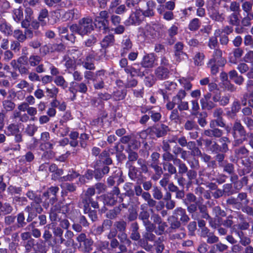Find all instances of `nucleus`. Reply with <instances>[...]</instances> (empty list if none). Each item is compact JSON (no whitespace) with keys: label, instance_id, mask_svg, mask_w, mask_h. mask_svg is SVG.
<instances>
[{"label":"nucleus","instance_id":"f257e3e1","mask_svg":"<svg viewBox=\"0 0 253 253\" xmlns=\"http://www.w3.org/2000/svg\"><path fill=\"white\" fill-rule=\"evenodd\" d=\"M93 27L92 19L87 17L81 19L78 25L71 26L70 29L72 32H76L81 36H84L90 33L93 30Z\"/></svg>","mask_w":253,"mask_h":253},{"label":"nucleus","instance_id":"f03ea898","mask_svg":"<svg viewBox=\"0 0 253 253\" xmlns=\"http://www.w3.org/2000/svg\"><path fill=\"white\" fill-rule=\"evenodd\" d=\"M27 196L31 200H35L36 203H33L32 207H28L26 210L29 213V216L27 218L28 221H31L35 217L37 216L36 213L34 212L35 210L37 212L40 213L42 211V208L38 204V201L36 200L35 193L33 191H29L27 193Z\"/></svg>","mask_w":253,"mask_h":253},{"label":"nucleus","instance_id":"7ed1b4c3","mask_svg":"<svg viewBox=\"0 0 253 253\" xmlns=\"http://www.w3.org/2000/svg\"><path fill=\"white\" fill-rule=\"evenodd\" d=\"M108 17L107 11H102L99 13V15L97 16L94 19V25L99 28L100 30H102L103 33H106L109 28L107 26V18Z\"/></svg>","mask_w":253,"mask_h":253},{"label":"nucleus","instance_id":"20e7f679","mask_svg":"<svg viewBox=\"0 0 253 253\" xmlns=\"http://www.w3.org/2000/svg\"><path fill=\"white\" fill-rule=\"evenodd\" d=\"M68 206H63L62 207L59 204L53 206L50 210L49 213L50 218L52 221H56L59 219V213L65 214L68 212Z\"/></svg>","mask_w":253,"mask_h":253},{"label":"nucleus","instance_id":"39448f33","mask_svg":"<svg viewBox=\"0 0 253 253\" xmlns=\"http://www.w3.org/2000/svg\"><path fill=\"white\" fill-rule=\"evenodd\" d=\"M210 63H217L219 66H223L226 60L222 57V52L219 49H215L212 55V57L209 60Z\"/></svg>","mask_w":253,"mask_h":253},{"label":"nucleus","instance_id":"423d86ee","mask_svg":"<svg viewBox=\"0 0 253 253\" xmlns=\"http://www.w3.org/2000/svg\"><path fill=\"white\" fill-rule=\"evenodd\" d=\"M200 102L202 107L203 109L210 110L215 106V102L212 101L211 94L210 93H208L205 95L204 97L201 99Z\"/></svg>","mask_w":253,"mask_h":253},{"label":"nucleus","instance_id":"0eeeda50","mask_svg":"<svg viewBox=\"0 0 253 253\" xmlns=\"http://www.w3.org/2000/svg\"><path fill=\"white\" fill-rule=\"evenodd\" d=\"M143 19L142 11L140 9H136L135 12L130 15L129 22L131 24L138 25Z\"/></svg>","mask_w":253,"mask_h":253},{"label":"nucleus","instance_id":"6e6552de","mask_svg":"<svg viewBox=\"0 0 253 253\" xmlns=\"http://www.w3.org/2000/svg\"><path fill=\"white\" fill-rule=\"evenodd\" d=\"M155 60V57L153 54H147L143 56L141 64L144 68H152L154 66Z\"/></svg>","mask_w":253,"mask_h":253},{"label":"nucleus","instance_id":"1a4fd4ad","mask_svg":"<svg viewBox=\"0 0 253 253\" xmlns=\"http://www.w3.org/2000/svg\"><path fill=\"white\" fill-rule=\"evenodd\" d=\"M139 33L140 36L149 38L150 36H153L155 34V30L153 27L150 25H147L145 28H139Z\"/></svg>","mask_w":253,"mask_h":253},{"label":"nucleus","instance_id":"9d476101","mask_svg":"<svg viewBox=\"0 0 253 253\" xmlns=\"http://www.w3.org/2000/svg\"><path fill=\"white\" fill-rule=\"evenodd\" d=\"M155 3L153 1H149L147 3V10L142 11V15L144 17H151L154 15V10L155 8Z\"/></svg>","mask_w":253,"mask_h":253},{"label":"nucleus","instance_id":"9b49d317","mask_svg":"<svg viewBox=\"0 0 253 253\" xmlns=\"http://www.w3.org/2000/svg\"><path fill=\"white\" fill-rule=\"evenodd\" d=\"M174 216L177 219L179 218L183 222H187L189 220V217L186 214L185 210L181 208H177L175 210Z\"/></svg>","mask_w":253,"mask_h":253},{"label":"nucleus","instance_id":"f8f14e48","mask_svg":"<svg viewBox=\"0 0 253 253\" xmlns=\"http://www.w3.org/2000/svg\"><path fill=\"white\" fill-rule=\"evenodd\" d=\"M104 76V71L100 70L98 71L96 73V76L94 77L93 73L91 71H85L84 72V78L88 80H93L94 81H96L98 80V76Z\"/></svg>","mask_w":253,"mask_h":253},{"label":"nucleus","instance_id":"ddd939ff","mask_svg":"<svg viewBox=\"0 0 253 253\" xmlns=\"http://www.w3.org/2000/svg\"><path fill=\"white\" fill-rule=\"evenodd\" d=\"M58 190L59 188L57 187H51L46 192L43 193V196L45 197H49L52 196L50 201L53 204L55 200V195Z\"/></svg>","mask_w":253,"mask_h":253},{"label":"nucleus","instance_id":"4468645a","mask_svg":"<svg viewBox=\"0 0 253 253\" xmlns=\"http://www.w3.org/2000/svg\"><path fill=\"white\" fill-rule=\"evenodd\" d=\"M155 74L158 79L161 80L165 79L168 77L169 71L166 68L159 67L156 69Z\"/></svg>","mask_w":253,"mask_h":253},{"label":"nucleus","instance_id":"2eb2a0df","mask_svg":"<svg viewBox=\"0 0 253 253\" xmlns=\"http://www.w3.org/2000/svg\"><path fill=\"white\" fill-rule=\"evenodd\" d=\"M233 130V135L235 138L238 137V135L241 136H244L245 135V131L239 123L236 122L234 124Z\"/></svg>","mask_w":253,"mask_h":253},{"label":"nucleus","instance_id":"dca6fc26","mask_svg":"<svg viewBox=\"0 0 253 253\" xmlns=\"http://www.w3.org/2000/svg\"><path fill=\"white\" fill-rule=\"evenodd\" d=\"M132 47V43L129 39L123 40L122 42V55L125 56L128 51Z\"/></svg>","mask_w":253,"mask_h":253},{"label":"nucleus","instance_id":"f3484780","mask_svg":"<svg viewBox=\"0 0 253 253\" xmlns=\"http://www.w3.org/2000/svg\"><path fill=\"white\" fill-rule=\"evenodd\" d=\"M229 97V95H226L221 98L219 94H216L213 97L212 99L214 102H219L220 105L224 106L228 103Z\"/></svg>","mask_w":253,"mask_h":253},{"label":"nucleus","instance_id":"a211bd4d","mask_svg":"<svg viewBox=\"0 0 253 253\" xmlns=\"http://www.w3.org/2000/svg\"><path fill=\"white\" fill-rule=\"evenodd\" d=\"M126 73L130 74L131 76H139L142 77L144 76V72L141 71L140 70H137L132 67H127L125 69Z\"/></svg>","mask_w":253,"mask_h":253},{"label":"nucleus","instance_id":"6ab92c4d","mask_svg":"<svg viewBox=\"0 0 253 253\" xmlns=\"http://www.w3.org/2000/svg\"><path fill=\"white\" fill-rule=\"evenodd\" d=\"M0 31L5 35H9L12 33L11 26L5 21H1L0 24Z\"/></svg>","mask_w":253,"mask_h":253},{"label":"nucleus","instance_id":"aec40b11","mask_svg":"<svg viewBox=\"0 0 253 253\" xmlns=\"http://www.w3.org/2000/svg\"><path fill=\"white\" fill-rule=\"evenodd\" d=\"M93 57L92 55H89L86 57L85 61L83 63L84 67L88 70H93L94 69Z\"/></svg>","mask_w":253,"mask_h":253},{"label":"nucleus","instance_id":"412c9836","mask_svg":"<svg viewBox=\"0 0 253 253\" xmlns=\"http://www.w3.org/2000/svg\"><path fill=\"white\" fill-rule=\"evenodd\" d=\"M205 55L204 53L198 52L193 58L194 62L195 65L201 66L204 64Z\"/></svg>","mask_w":253,"mask_h":253},{"label":"nucleus","instance_id":"4be33fe9","mask_svg":"<svg viewBox=\"0 0 253 253\" xmlns=\"http://www.w3.org/2000/svg\"><path fill=\"white\" fill-rule=\"evenodd\" d=\"M114 42V36L110 35L106 36L101 42V45L103 47L112 45Z\"/></svg>","mask_w":253,"mask_h":253},{"label":"nucleus","instance_id":"5701e85b","mask_svg":"<svg viewBox=\"0 0 253 253\" xmlns=\"http://www.w3.org/2000/svg\"><path fill=\"white\" fill-rule=\"evenodd\" d=\"M164 125L156 126L151 128V131L155 134L157 137L162 136L165 133L164 130Z\"/></svg>","mask_w":253,"mask_h":253},{"label":"nucleus","instance_id":"b1692460","mask_svg":"<svg viewBox=\"0 0 253 253\" xmlns=\"http://www.w3.org/2000/svg\"><path fill=\"white\" fill-rule=\"evenodd\" d=\"M23 10L21 8H16L13 10V18L17 22L20 21L23 18Z\"/></svg>","mask_w":253,"mask_h":253},{"label":"nucleus","instance_id":"393cba45","mask_svg":"<svg viewBox=\"0 0 253 253\" xmlns=\"http://www.w3.org/2000/svg\"><path fill=\"white\" fill-rule=\"evenodd\" d=\"M210 17L214 20L221 22L224 19V17L215 10L210 11Z\"/></svg>","mask_w":253,"mask_h":253},{"label":"nucleus","instance_id":"a878e982","mask_svg":"<svg viewBox=\"0 0 253 253\" xmlns=\"http://www.w3.org/2000/svg\"><path fill=\"white\" fill-rule=\"evenodd\" d=\"M13 36L16 38L19 42H23L26 39L25 34H24L23 32L19 30H15L13 33Z\"/></svg>","mask_w":253,"mask_h":253},{"label":"nucleus","instance_id":"bb28decb","mask_svg":"<svg viewBox=\"0 0 253 253\" xmlns=\"http://www.w3.org/2000/svg\"><path fill=\"white\" fill-rule=\"evenodd\" d=\"M54 83L58 86H61L63 88L67 87V83L66 82L63 77L61 76H57L54 80Z\"/></svg>","mask_w":253,"mask_h":253},{"label":"nucleus","instance_id":"cd10ccee","mask_svg":"<svg viewBox=\"0 0 253 253\" xmlns=\"http://www.w3.org/2000/svg\"><path fill=\"white\" fill-rule=\"evenodd\" d=\"M19 129L16 125L11 124L7 128L6 134L7 135H14L18 133Z\"/></svg>","mask_w":253,"mask_h":253},{"label":"nucleus","instance_id":"c85d7f7f","mask_svg":"<svg viewBox=\"0 0 253 253\" xmlns=\"http://www.w3.org/2000/svg\"><path fill=\"white\" fill-rule=\"evenodd\" d=\"M200 27V22L198 18L193 19L189 24V29L191 31H196Z\"/></svg>","mask_w":253,"mask_h":253},{"label":"nucleus","instance_id":"c756f323","mask_svg":"<svg viewBox=\"0 0 253 253\" xmlns=\"http://www.w3.org/2000/svg\"><path fill=\"white\" fill-rule=\"evenodd\" d=\"M133 230L131 234V238L134 240H138L140 238V235L139 233L137 232L138 226L136 224H132Z\"/></svg>","mask_w":253,"mask_h":253},{"label":"nucleus","instance_id":"7c9ffc66","mask_svg":"<svg viewBox=\"0 0 253 253\" xmlns=\"http://www.w3.org/2000/svg\"><path fill=\"white\" fill-rule=\"evenodd\" d=\"M41 61V58L38 55H32L29 58V63L32 66L37 65Z\"/></svg>","mask_w":253,"mask_h":253},{"label":"nucleus","instance_id":"2f4dec72","mask_svg":"<svg viewBox=\"0 0 253 253\" xmlns=\"http://www.w3.org/2000/svg\"><path fill=\"white\" fill-rule=\"evenodd\" d=\"M229 22L234 25H237L239 24L240 20L238 18V14L237 12H234L230 16Z\"/></svg>","mask_w":253,"mask_h":253},{"label":"nucleus","instance_id":"473e14b6","mask_svg":"<svg viewBox=\"0 0 253 253\" xmlns=\"http://www.w3.org/2000/svg\"><path fill=\"white\" fill-rule=\"evenodd\" d=\"M73 85H74V86H77V89H76V91H78L82 93H85L87 89V86L86 84L83 83H80V84H77L75 83H72Z\"/></svg>","mask_w":253,"mask_h":253},{"label":"nucleus","instance_id":"72a5a7b5","mask_svg":"<svg viewBox=\"0 0 253 253\" xmlns=\"http://www.w3.org/2000/svg\"><path fill=\"white\" fill-rule=\"evenodd\" d=\"M3 106L6 111H10L14 108L15 104L10 101L5 100L3 101Z\"/></svg>","mask_w":253,"mask_h":253},{"label":"nucleus","instance_id":"f704fd0d","mask_svg":"<svg viewBox=\"0 0 253 253\" xmlns=\"http://www.w3.org/2000/svg\"><path fill=\"white\" fill-rule=\"evenodd\" d=\"M47 15L48 11L45 9H42L40 13L38 18L42 25H45L46 23V22H44V19L47 17Z\"/></svg>","mask_w":253,"mask_h":253},{"label":"nucleus","instance_id":"c9c22d12","mask_svg":"<svg viewBox=\"0 0 253 253\" xmlns=\"http://www.w3.org/2000/svg\"><path fill=\"white\" fill-rule=\"evenodd\" d=\"M180 84L187 90H190L192 87V84L190 82L185 78H182L178 80Z\"/></svg>","mask_w":253,"mask_h":253},{"label":"nucleus","instance_id":"e433bc0d","mask_svg":"<svg viewBox=\"0 0 253 253\" xmlns=\"http://www.w3.org/2000/svg\"><path fill=\"white\" fill-rule=\"evenodd\" d=\"M46 92L47 93L48 96L53 98L57 95L58 92V89L55 87H53L51 89L46 88Z\"/></svg>","mask_w":253,"mask_h":253},{"label":"nucleus","instance_id":"4c0bfd02","mask_svg":"<svg viewBox=\"0 0 253 253\" xmlns=\"http://www.w3.org/2000/svg\"><path fill=\"white\" fill-rule=\"evenodd\" d=\"M164 85L166 89L169 91L174 90L177 86L176 83L170 81L165 82Z\"/></svg>","mask_w":253,"mask_h":253},{"label":"nucleus","instance_id":"58836bf2","mask_svg":"<svg viewBox=\"0 0 253 253\" xmlns=\"http://www.w3.org/2000/svg\"><path fill=\"white\" fill-rule=\"evenodd\" d=\"M38 127L34 125H28L26 129L27 133L30 135L33 136L36 131H37Z\"/></svg>","mask_w":253,"mask_h":253},{"label":"nucleus","instance_id":"ea45409f","mask_svg":"<svg viewBox=\"0 0 253 253\" xmlns=\"http://www.w3.org/2000/svg\"><path fill=\"white\" fill-rule=\"evenodd\" d=\"M79 174L74 171H70V173H68L67 175L63 177L65 180H73L74 178L77 177Z\"/></svg>","mask_w":253,"mask_h":253},{"label":"nucleus","instance_id":"a19ab883","mask_svg":"<svg viewBox=\"0 0 253 253\" xmlns=\"http://www.w3.org/2000/svg\"><path fill=\"white\" fill-rule=\"evenodd\" d=\"M74 236L73 233L69 230H67L65 234V237L67 239H68V241L67 242L68 244L67 246H70V245H72L73 243V241L72 239V237Z\"/></svg>","mask_w":253,"mask_h":253},{"label":"nucleus","instance_id":"79ce46f5","mask_svg":"<svg viewBox=\"0 0 253 253\" xmlns=\"http://www.w3.org/2000/svg\"><path fill=\"white\" fill-rule=\"evenodd\" d=\"M164 168L165 169L168 170L170 173H175L176 171V169L172 164L169 163H165L164 166Z\"/></svg>","mask_w":253,"mask_h":253},{"label":"nucleus","instance_id":"37998d69","mask_svg":"<svg viewBox=\"0 0 253 253\" xmlns=\"http://www.w3.org/2000/svg\"><path fill=\"white\" fill-rule=\"evenodd\" d=\"M217 44V40L216 37H212L210 39L208 45L210 48L213 49L215 48Z\"/></svg>","mask_w":253,"mask_h":253},{"label":"nucleus","instance_id":"c03bdc74","mask_svg":"<svg viewBox=\"0 0 253 253\" xmlns=\"http://www.w3.org/2000/svg\"><path fill=\"white\" fill-rule=\"evenodd\" d=\"M175 56L176 60L180 62L187 57L186 53L183 51H175Z\"/></svg>","mask_w":253,"mask_h":253},{"label":"nucleus","instance_id":"a18cd8bd","mask_svg":"<svg viewBox=\"0 0 253 253\" xmlns=\"http://www.w3.org/2000/svg\"><path fill=\"white\" fill-rule=\"evenodd\" d=\"M40 148L43 151L50 150L52 148V144L48 141L41 143Z\"/></svg>","mask_w":253,"mask_h":253},{"label":"nucleus","instance_id":"49530a36","mask_svg":"<svg viewBox=\"0 0 253 253\" xmlns=\"http://www.w3.org/2000/svg\"><path fill=\"white\" fill-rule=\"evenodd\" d=\"M209 65L210 66L211 73L212 75H215L218 72V65L217 63H208Z\"/></svg>","mask_w":253,"mask_h":253},{"label":"nucleus","instance_id":"de8ad7c7","mask_svg":"<svg viewBox=\"0 0 253 253\" xmlns=\"http://www.w3.org/2000/svg\"><path fill=\"white\" fill-rule=\"evenodd\" d=\"M103 77H104V76L98 77V80H97V81H98L99 83H94V87L96 89H101L103 87L104 83L102 81V80H103Z\"/></svg>","mask_w":253,"mask_h":253},{"label":"nucleus","instance_id":"09e8293b","mask_svg":"<svg viewBox=\"0 0 253 253\" xmlns=\"http://www.w3.org/2000/svg\"><path fill=\"white\" fill-rule=\"evenodd\" d=\"M244 61L246 62H253V51H250L244 56Z\"/></svg>","mask_w":253,"mask_h":253},{"label":"nucleus","instance_id":"8fccbe9b","mask_svg":"<svg viewBox=\"0 0 253 253\" xmlns=\"http://www.w3.org/2000/svg\"><path fill=\"white\" fill-rule=\"evenodd\" d=\"M242 8L245 12L248 13L252 9V4L249 1H246L243 3Z\"/></svg>","mask_w":253,"mask_h":253},{"label":"nucleus","instance_id":"3c124183","mask_svg":"<svg viewBox=\"0 0 253 253\" xmlns=\"http://www.w3.org/2000/svg\"><path fill=\"white\" fill-rule=\"evenodd\" d=\"M178 27L175 25H172V26L169 29L168 33L169 36L173 37L177 33Z\"/></svg>","mask_w":253,"mask_h":253},{"label":"nucleus","instance_id":"603ef678","mask_svg":"<svg viewBox=\"0 0 253 253\" xmlns=\"http://www.w3.org/2000/svg\"><path fill=\"white\" fill-rule=\"evenodd\" d=\"M12 210V208L9 204H4L2 205L1 211L4 214L10 213Z\"/></svg>","mask_w":253,"mask_h":253},{"label":"nucleus","instance_id":"864d4df0","mask_svg":"<svg viewBox=\"0 0 253 253\" xmlns=\"http://www.w3.org/2000/svg\"><path fill=\"white\" fill-rule=\"evenodd\" d=\"M237 69L241 73H244L248 70L249 67L246 64L243 63L238 65Z\"/></svg>","mask_w":253,"mask_h":253},{"label":"nucleus","instance_id":"5fc2aeb1","mask_svg":"<svg viewBox=\"0 0 253 253\" xmlns=\"http://www.w3.org/2000/svg\"><path fill=\"white\" fill-rule=\"evenodd\" d=\"M153 195L154 197L158 200H160L163 197L162 192L158 188L154 189Z\"/></svg>","mask_w":253,"mask_h":253},{"label":"nucleus","instance_id":"6e6d98bb","mask_svg":"<svg viewBox=\"0 0 253 253\" xmlns=\"http://www.w3.org/2000/svg\"><path fill=\"white\" fill-rule=\"evenodd\" d=\"M92 171H88L87 174H86L85 176H82L79 178V180L81 183H84L85 182V178L88 179L91 178L92 177Z\"/></svg>","mask_w":253,"mask_h":253},{"label":"nucleus","instance_id":"4d7b16f0","mask_svg":"<svg viewBox=\"0 0 253 253\" xmlns=\"http://www.w3.org/2000/svg\"><path fill=\"white\" fill-rule=\"evenodd\" d=\"M176 141L182 146H184L187 144V141L185 137H181L180 138L177 139V138H174L171 140H170V142H176Z\"/></svg>","mask_w":253,"mask_h":253},{"label":"nucleus","instance_id":"13d9d810","mask_svg":"<svg viewBox=\"0 0 253 253\" xmlns=\"http://www.w3.org/2000/svg\"><path fill=\"white\" fill-rule=\"evenodd\" d=\"M163 18L168 21L172 20L174 18L173 14L171 11H166L163 14Z\"/></svg>","mask_w":253,"mask_h":253},{"label":"nucleus","instance_id":"bf43d9fd","mask_svg":"<svg viewBox=\"0 0 253 253\" xmlns=\"http://www.w3.org/2000/svg\"><path fill=\"white\" fill-rule=\"evenodd\" d=\"M247 76L249 79L248 85H252L253 83V62L252 63V67L250 71L247 74Z\"/></svg>","mask_w":253,"mask_h":253},{"label":"nucleus","instance_id":"052dcab7","mask_svg":"<svg viewBox=\"0 0 253 253\" xmlns=\"http://www.w3.org/2000/svg\"><path fill=\"white\" fill-rule=\"evenodd\" d=\"M20 43L18 42L13 41L11 43L10 48L11 50L16 52L20 49Z\"/></svg>","mask_w":253,"mask_h":253},{"label":"nucleus","instance_id":"680f3d73","mask_svg":"<svg viewBox=\"0 0 253 253\" xmlns=\"http://www.w3.org/2000/svg\"><path fill=\"white\" fill-rule=\"evenodd\" d=\"M186 95V93L185 91L183 90H180L178 93H177L176 97L174 98H176V101L179 103L181 100L185 97Z\"/></svg>","mask_w":253,"mask_h":253},{"label":"nucleus","instance_id":"e2e57ef3","mask_svg":"<svg viewBox=\"0 0 253 253\" xmlns=\"http://www.w3.org/2000/svg\"><path fill=\"white\" fill-rule=\"evenodd\" d=\"M62 186L70 192H73L76 190V187L72 184L65 183Z\"/></svg>","mask_w":253,"mask_h":253},{"label":"nucleus","instance_id":"0e129e2a","mask_svg":"<svg viewBox=\"0 0 253 253\" xmlns=\"http://www.w3.org/2000/svg\"><path fill=\"white\" fill-rule=\"evenodd\" d=\"M34 95L37 98L39 99H41L44 96L43 91L41 89L38 88L35 90Z\"/></svg>","mask_w":253,"mask_h":253},{"label":"nucleus","instance_id":"69168bd1","mask_svg":"<svg viewBox=\"0 0 253 253\" xmlns=\"http://www.w3.org/2000/svg\"><path fill=\"white\" fill-rule=\"evenodd\" d=\"M243 53V50L239 48L235 49L233 52L234 56L236 59L240 58L242 56Z\"/></svg>","mask_w":253,"mask_h":253},{"label":"nucleus","instance_id":"338daca9","mask_svg":"<svg viewBox=\"0 0 253 253\" xmlns=\"http://www.w3.org/2000/svg\"><path fill=\"white\" fill-rule=\"evenodd\" d=\"M53 234L55 236L61 237L63 234V230L59 227L53 228Z\"/></svg>","mask_w":253,"mask_h":253},{"label":"nucleus","instance_id":"774afa93","mask_svg":"<svg viewBox=\"0 0 253 253\" xmlns=\"http://www.w3.org/2000/svg\"><path fill=\"white\" fill-rule=\"evenodd\" d=\"M49 139V134L47 132H44L41 134V140L42 141L41 143H44L45 142H47Z\"/></svg>","mask_w":253,"mask_h":253}]
</instances>
